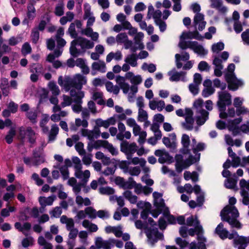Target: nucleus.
<instances>
[{
    "label": "nucleus",
    "mask_w": 249,
    "mask_h": 249,
    "mask_svg": "<svg viewBox=\"0 0 249 249\" xmlns=\"http://www.w3.org/2000/svg\"><path fill=\"white\" fill-rule=\"evenodd\" d=\"M60 222L66 225V229L68 231L74 229V221L72 218H68L66 215H62L60 218Z\"/></svg>",
    "instance_id": "43"
},
{
    "label": "nucleus",
    "mask_w": 249,
    "mask_h": 249,
    "mask_svg": "<svg viewBox=\"0 0 249 249\" xmlns=\"http://www.w3.org/2000/svg\"><path fill=\"white\" fill-rule=\"evenodd\" d=\"M16 135V129L14 127H11L5 137V140L8 144L12 142L13 138Z\"/></svg>",
    "instance_id": "61"
},
{
    "label": "nucleus",
    "mask_w": 249,
    "mask_h": 249,
    "mask_svg": "<svg viewBox=\"0 0 249 249\" xmlns=\"http://www.w3.org/2000/svg\"><path fill=\"white\" fill-rule=\"evenodd\" d=\"M81 134L84 137H86L89 140L97 139L100 135V130L97 127H94L93 130H89L87 129H82Z\"/></svg>",
    "instance_id": "24"
},
{
    "label": "nucleus",
    "mask_w": 249,
    "mask_h": 249,
    "mask_svg": "<svg viewBox=\"0 0 249 249\" xmlns=\"http://www.w3.org/2000/svg\"><path fill=\"white\" fill-rule=\"evenodd\" d=\"M105 86L108 92H112L115 95H117L119 93L120 89H121L118 85H114L110 81L107 82L105 84Z\"/></svg>",
    "instance_id": "42"
},
{
    "label": "nucleus",
    "mask_w": 249,
    "mask_h": 249,
    "mask_svg": "<svg viewBox=\"0 0 249 249\" xmlns=\"http://www.w3.org/2000/svg\"><path fill=\"white\" fill-rule=\"evenodd\" d=\"M203 230L202 232H198V249H206L205 243L206 242V238L203 236L202 233Z\"/></svg>",
    "instance_id": "49"
},
{
    "label": "nucleus",
    "mask_w": 249,
    "mask_h": 249,
    "mask_svg": "<svg viewBox=\"0 0 249 249\" xmlns=\"http://www.w3.org/2000/svg\"><path fill=\"white\" fill-rule=\"evenodd\" d=\"M220 215L222 220L228 222L231 227L241 228V224L237 220V218L239 216V213L234 206H226L221 212Z\"/></svg>",
    "instance_id": "4"
},
{
    "label": "nucleus",
    "mask_w": 249,
    "mask_h": 249,
    "mask_svg": "<svg viewBox=\"0 0 249 249\" xmlns=\"http://www.w3.org/2000/svg\"><path fill=\"white\" fill-rule=\"evenodd\" d=\"M64 162L65 165L60 164V163H55L53 166V168L59 169L63 180H66L69 177L68 167L71 166V161L70 159H67L65 160Z\"/></svg>",
    "instance_id": "16"
},
{
    "label": "nucleus",
    "mask_w": 249,
    "mask_h": 249,
    "mask_svg": "<svg viewBox=\"0 0 249 249\" xmlns=\"http://www.w3.org/2000/svg\"><path fill=\"white\" fill-rule=\"evenodd\" d=\"M83 126V127H87L88 126V122L85 119L81 120L79 118H77L75 120V124H71L70 126V129L72 131H76L77 127L79 126Z\"/></svg>",
    "instance_id": "37"
},
{
    "label": "nucleus",
    "mask_w": 249,
    "mask_h": 249,
    "mask_svg": "<svg viewBox=\"0 0 249 249\" xmlns=\"http://www.w3.org/2000/svg\"><path fill=\"white\" fill-rule=\"evenodd\" d=\"M186 224L188 226L196 227L198 232H202L203 231L202 227L199 225V222L196 215H191L188 217L186 220Z\"/></svg>",
    "instance_id": "30"
},
{
    "label": "nucleus",
    "mask_w": 249,
    "mask_h": 249,
    "mask_svg": "<svg viewBox=\"0 0 249 249\" xmlns=\"http://www.w3.org/2000/svg\"><path fill=\"white\" fill-rule=\"evenodd\" d=\"M128 39L126 33H122L118 34L116 36V42L118 44H124Z\"/></svg>",
    "instance_id": "60"
},
{
    "label": "nucleus",
    "mask_w": 249,
    "mask_h": 249,
    "mask_svg": "<svg viewBox=\"0 0 249 249\" xmlns=\"http://www.w3.org/2000/svg\"><path fill=\"white\" fill-rule=\"evenodd\" d=\"M91 68L92 70L98 71L102 72L106 71V66L105 62L103 61H98L92 64Z\"/></svg>",
    "instance_id": "41"
},
{
    "label": "nucleus",
    "mask_w": 249,
    "mask_h": 249,
    "mask_svg": "<svg viewBox=\"0 0 249 249\" xmlns=\"http://www.w3.org/2000/svg\"><path fill=\"white\" fill-rule=\"evenodd\" d=\"M62 99L63 101L61 103V106L63 107L70 106L72 102H73V98L71 96H69L66 95H63Z\"/></svg>",
    "instance_id": "62"
},
{
    "label": "nucleus",
    "mask_w": 249,
    "mask_h": 249,
    "mask_svg": "<svg viewBox=\"0 0 249 249\" xmlns=\"http://www.w3.org/2000/svg\"><path fill=\"white\" fill-rule=\"evenodd\" d=\"M218 100L217 105L220 110H226V106L231 104V94L226 91L218 92Z\"/></svg>",
    "instance_id": "11"
},
{
    "label": "nucleus",
    "mask_w": 249,
    "mask_h": 249,
    "mask_svg": "<svg viewBox=\"0 0 249 249\" xmlns=\"http://www.w3.org/2000/svg\"><path fill=\"white\" fill-rule=\"evenodd\" d=\"M190 49L194 52L200 55H205L207 54L208 51L205 50L204 47L199 44L197 42L193 41L191 43Z\"/></svg>",
    "instance_id": "32"
},
{
    "label": "nucleus",
    "mask_w": 249,
    "mask_h": 249,
    "mask_svg": "<svg viewBox=\"0 0 249 249\" xmlns=\"http://www.w3.org/2000/svg\"><path fill=\"white\" fill-rule=\"evenodd\" d=\"M168 74L170 76L169 79L171 81H178L181 80L184 82L187 81L185 76V72H178L174 69L169 71Z\"/></svg>",
    "instance_id": "22"
},
{
    "label": "nucleus",
    "mask_w": 249,
    "mask_h": 249,
    "mask_svg": "<svg viewBox=\"0 0 249 249\" xmlns=\"http://www.w3.org/2000/svg\"><path fill=\"white\" fill-rule=\"evenodd\" d=\"M59 128L58 126L55 124L52 125L49 135V142H52L55 140Z\"/></svg>",
    "instance_id": "47"
},
{
    "label": "nucleus",
    "mask_w": 249,
    "mask_h": 249,
    "mask_svg": "<svg viewBox=\"0 0 249 249\" xmlns=\"http://www.w3.org/2000/svg\"><path fill=\"white\" fill-rule=\"evenodd\" d=\"M103 94L101 91H93L92 94V99L93 100L97 101V103L99 105H102L104 103V101L103 99Z\"/></svg>",
    "instance_id": "51"
},
{
    "label": "nucleus",
    "mask_w": 249,
    "mask_h": 249,
    "mask_svg": "<svg viewBox=\"0 0 249 249\" xmlns=\"http://www.w3.org/2000/svg\"><path fill=\"white\" fill-rule=\"evenodd\" d=\"M70 95L73 98V102L75 103L72 106V110L76 113H79L82 111L81 104L83 103L82 99L85 96L84 92L82 90L71 89Z\"/></svg>",
    "instance_id": "8"
},
{
    "label": "nucleus",
    "mask_w": 249,
    "mask_h": 249,
    "mask_svg": "<svg viewBox=\"0 0 249 249\" xmlns=\"http://www.w3.org/2000/svg\"><path fill=\"white\" fill-rule=\"evenodd\" d=\"M138 57L136 54L132 53L128 55L124 59V62L126 63L129 64L131 67H135L138 65L137 63Z\"/></svg>",
    "instance_id": "45"
},
{
    "label": "nucleus",
    "mask_w": 249,
    "mask_h": 249,
    "mask_svg": "<svg viewBox=\"0 0 249 249\" xmlns=\"http://www.w3.org/2000/svg\"><path fill=\"white\" fill-rule=\"evenodd\" d=\"M198 34L197 32L194 33L189 32V33H183L180 36V41L179 42L178 46L182 49H186L187 48H190V45L193 41H185L183 39L185 38H195L198 39L199 37L198 36Z\"/></svg>",
    "instance_id": "15"
},
{
    "label": "nucleus",
    "mask_w": 249,
    "mask_h": 249,
    "mask_svg": "<svg viewBox=\"0 0 249 249\" xmlns=\"http://www.w3.org/2000/svg\"><path fill=\"white\" fill-rule=\"evenodd\" d=\"M142 69L143 71H147L150 73H153L156 71V66L152 63H143L142 66Z\"/></svg>",
    "instance_id": "55"
},
{
    "label": "nucleus",
    "mask_w": 249,
    "mask_h": 249,
    "mask_svg": "<svg viewBox=\"0 0 249 249\" xmlns=\"http://www.w3.org/2000/svg\"><path fill=\"white\" fill-rule=\"evenodd\" d=\"M23 160L28 166H37L45 161L44 157L38 155L36 151H34L32 157H24Z\"/></svg>",
    "instance_id": "10"
},
{
    "label": "nucleus",
    "mask_w": 249,
    "mask_h": 249,
    "mask_svg": "<svg viewBox=\"0 0 249 249\" xmlns=\"http://www.w3.org/2000/svg\"><path fill=\"white\" fill-rule=\"evenodd\" d=\"M50 171L47 168H43L40 172V175L42 177L46 178L47 182L50 184L53 182V178L49 176Z\"/></svg>",
    "instance_id": "53"
},
{
    "label": "nucleus",
    "mask_w": 249,
    "mask_h": 249,
    "mask_svg": "<svg viewBox=\"0 0 249 249\" xmlns=\"http://www.w3.org/2000/svg\"><path fill=\"white\" fill-rule=\"evenodd\" d=\"M49 88L54 96L58 95L60 93L58 87L53 82H50L48 84Z\"/></svg>",
    "instance_id": "64"
},
{
    "label": "nucleus",
    "mask_w": 249,
    "mask_h": 249,
    "mask_svg": "<svg viewBox=\"0 0 249 249\" xmlns=\"http://www.w3.org/2000/svg\"><path fill=\"white\" fill-rule=\"evenodd\" d=\"M154 199V205L156 207L157 211H153L152 214L153 217H157L158 215L163 212L164 213L168 211V208L165 206L164 200L161 198L162 194L156 192L153 194Z\"/></svg>",
    "instance_id": "6"
},
{
    "label": "nucleus",
    "mask_w": 249,
    "mask_h": 249,
    "mask_svg": "<svg viewBox=\"0 0 249 249\" xmlns=\"http://www.w3.org/2000/svg\"><path fill=\"white\" fill-rule=\"evenodd\" d=\"M82 226L91 232H96L98 229L97 225L90 222L88 220H84L82 222Z\"/></svg>",
    "instance_id": "46"
},
{
    "label": "nucleus",
    "mask_w": 249,
    "mask_h": 249,
    "mask_svg": "<svg viewBox=\"0 0 249 249\" xmlns=\"http://www.w3.org/2000/svg\"><path fill=\"white\" fill-rule=\"evenodd\" d=\"M30 71L40 75L44 72V69L40 64H33L30 69Z\"/></svg>",
    "instance_id": "50"
},
{
    "label": "nucleus",
    "mask_w": 249,
    "mask_h": 249,
    "mask_svg": "<svg viewBox=\"0 0 249 249\" xmlns=\"http://www.w3.org/2000/svg\"><path fill=\"white\" fill-rule=\"evenodd\" d=\"M18 131L20 139L23 140L27 137L30 143H34L35 142L36 133L31 127H28L26 129L22 126L20 127Z\"/></svg>",
    "instance_id": "13"
},
{
    "label": "nucleus",
    "mask_w": 249,
    "mask_h": 249,
    "mask_svg": "<svg viewBox=\"0 0 249 249\" xmlns=\"http://www.w3.org/2000/svg\"><path fill=\"white\" fill-rule=\"evenodd\" d=\"M72 162L74 168V172L82 169V164L80 159L77 157L72 158Z\"/></svg>",
    "instance_id": "54"
},
{
    "label": "nucleus",
    "mask_w": 249,
    "mask_h": 249,
    "mask_svg": "<svg viewBox=\"0 0 249 249\" xmlns=\"http://www.w3.org/2000/svg\"><path fill=\"white\" fill-rule=\"evenodd\" d=\"M38 243L40 246H43L44 249H53L52 245L47 242L43 236L38 237Z\"/></svg>",
    "instance_id": "52"
},
{
    "label": "nucleus",
    "mask_w": 249,
    "mask_h": 249,
    "mask_svg": "<svg viewBox=\"0 0 249 249\" xmlns=\"http://www.w3.org/2000/svg\"><path fill=\"white\" fill-rule=\"evenodd\" d=\"M175 160L176 169L178 173L181 172L183 169L188 168L196 161V158L191 155L185 160H183L181 155H177L175 157Z\"/></svg>",
    "instance_id": "7"
},
{
    "label": "nucleus",
    "mask_w": 249,
    "mask_h": 249,
    "mask_svg": "<svg viewBox=\"0 0 249 249\" xmlns=\"http://www.w3.org/2000/svg\"><path fill=\"white\" fill-rule=\"evenodd\" d=\"M133 133L135 136H139L138 142L140 144H143L145 142L147 133L146 131L142 130V128L139 125L137 124L133 128Z\"/></svg>",
    "instance_id": "25"
},
{
    "label": "nucleus",
    "mask_w": 249,
    "mask_h": 249,
    "mask_svg": "<svg viewBox=\"0 0 249 249\" xmlns=\"http://www.w3.org/2000/svg\"><path fill=\"white\" fill-rule=\"evenodd\" d=\"M100 146L108 150V151L113 156H116L118 154V151L116 148L114 147L111 143L105 140H98L94 142L93 147L95 149H98Z\"/></svg>",
    "instance_id": "19"
},
{
    "label": "nucleus",
    "mask_w": 249,
    "mask_h": 249,
    "mask_svg": "<svg viewBox=\"0 0 249 249\" xmlns=\"http://www.w3.org/2000/svg\"><path fill=\"white\" fill-rule=\"evenodd\" d=\"M184 178L186 180L192 179L193 182H196L198 180V174L196 172L191 173L189 171H185L184 173Z\"/></svg>",
    "instance_id": "48"
},
{
    "label": "nucleus",
    "mask_w": 249,
    "mask_h": 249,
    "mask_svg": "<svg viewBox=\"0 0 249 249\" xmlns=\"http://www.w3.org/2000/svg\"><path fill=\"white\" fill-rule=\"evenodd\" d=\"M148 119V114L143 108L139 109L138 120L140 122H143Z\"/></svg>",
    "instance_id": "63"
},
{
    "label": "nucleus",
    "mask_w": 249,
    "mask_h": 249,
    "mask_svg": "<svg viewBox=\"0 0 249 249\" xmlns=\"http://www.w3.org/2000/svg\"><path fill=\"white\" fill-rule=\"evenodd\" d=\"M193 192L196 195L198 203L200 204H202L204 201V194L201 191L200 188H194Z\"/></svg>",
    "instance_id": "58"
},
{
    "label": "nucleus",
    "mask_w": 249,
    "mask_h": 249,
    "mask_svg": "<svg viewBox=\"0 0 249 249\" xmlns=\"http://www.w3.org/2000/svg\"><path fill=\"white\" fill-rule=\"evenodd\" d=\"M76 202L78 205L80 206L83 205L85 206H89L91 204V202L88 198L86 197L83 198L82 196H77L76 198Z\"/></svg>",
    "instance_id": "56"
},
{
    "label": "nucleus",
    "mask_w": 249,
    "mask_h": 249,
    "mask_svg": "<svg viewBox=\"0 0 249 249\" xmlns=\"http://www.w3.org/2000/svg\"><path fill=\"white\" fill-rule=\"evenodd\" d=\"M203 101L202 99H198L194 103V107L197 109L198 115L196 117V123L198 125L203 124L208 119L209 112L202 108Z\"/></svg>",
    "instance_id": "5"
},
{
    "label": "nucleus",
    "mask_w": 249,
    "mask_h": 249,
    "mask_svg": "<svg viewBox=\"0 0 249 249\" xmlns=\"http://www.w3.org/2000/svg\"><path fill=\"white\" fill-rule=\"evenodd\" d=\"M55 198V196L53 195L48 197L40 196L39 198V202L42 208L44 209L47 205H52Z\"/></svg>",
    "instance_id": "38"
},
{
    "label": "nucleus",
    "mask_w": 249,
    "mask_h": 249,
    "mask_svg": "<svg viewBox=\"0 0 249 249\" xmlns=\"http://www.w3.org/2000/svg\"><path fill=\"white\" fill-rule=\"evenodd\" d=\"M141 75H135L133 72L125 73L124 76L120 75L115 77V82L119 86L124 94H128L129 97L134 96L138 91V85L142 83Z\"/></svg>",
    "instance_id": "1"
},
{
    "label": "nucleus",
    "mask_w": 249,
    "mask_h": 249,
    "mask_svg": "<svg viewBox=\"0 0 249 249\" xmlns=\"http://www.w3.org/2000/svg\"><path fill=\"white\" fill-rule=\"evenodd\" d=\"M111 181L114 182L116 185L120 187H136V182L132 178H129L127 181H125L124 178L120 177H114L111 178Z\"/></svg>",
    "instance_id": "20"
},
{
    "label": "nucleus",
    "mask_w": 249,
    "mask_h": 249,
    "mask_svg": "<svg viewBox=\"0 0 249 249\" xmlns=\"http://www.w3.org/2000/svg\"><path fill=\"white\" fill-rule=\"evenodd\" d=\"M234 243L239 245L238 249H245L249 244V237L239 236L234 240Z\"/></svg>",
    "instance_id": "36"
},
{
    "label": "nucleus",
    "mask_w": 249,
    "mask_h": 249,
    "mask_svg": "<svg viewBox=\"0 0 249 249\" xmlns=\"http://www.w3.org/2000/svg\"><path fill=\"white\" fill-rule=\"evenodd\" d=\"M123 55L122 52L118 50L116 52H110L109 53L106 57V61L107 63L111 62V61L114 59L116 61L121 60L122 59Z\"/></svg>",
    "instance_id": "39"
},
{
    "label": "nucleus",
    "mask_w": 249,
    "mask_h": 249,
    "mask_svg": "<svg viewBox=\"0 0 249 249\" xmlns=\"http://www.w3.org/2000/svg\"><path fill=\"white\" fill-rule=\"evenodd\" d=\"M155 155L159 157V162L163 163L170 160V156L165 150H157L155 151Z\"/></svg>",
    "instance_id": "35"
},
{
    "label": "nucleus",
    "mask_w": 249,
    "mask_h": 249,
    "mask_svg": "<svg viewBox=\"0 0 249 249\" xmlns=\"http://www.w3.org/2000/svg\"><path fill=\"white\" fill-rule=\"evenodd\" d=\"M137 145L135 142L129 143L128 142H124L121 144V150L125 153L128 160H130L132 155L137 151Z\"/></svg>",
    "instance_id": "17"
},
{
    "label": "nucleus",
    "mask_w": 249,
    "mask_h": 249,
    "mask_svg": "<svg viewBox=\"0 0 249 249\" xmlns=\"http://www.w3.org/2000/svg\"><path fill=\"white\" fill-rule=\"evenodd\" d=\"M74 176L76 178L81 180V184L82 185H85L90 176V173L89 170H86L82 171V169L74 172Z\"/></svg>",
    "instance_id": "23"
},
{
    "label": "nucleus",
    "mask_w": 249,
    "mask_h": 249,
    "mask_svg": "<svg viewBox=\"0 0 249 249\" xmlns=\"http://www.w3.org/2000/svg\"><path fill=\"white\" fill-rule=\"evenodd\" d=\"M229 56L228 52L224 51L220 55L214 56L213 60V64L215 66L214 71V75L216 76L219 77L222 75V70L223 69L222 63L227 60Z\"/></svg>",
    "instance_id": "9"
},
{
    "label": "nucleus",
    "mask_w": 249,
    "mask_h": 249,
    "mask_svg": "<svg viewBox=\"0 0 249 249\" xmlns=\"http://www.w3.org/2000/svg\"><path fill=\"white\" fill-rule=\"evenodd\" d=\"M161 16L162 13L160 10H155L152 5L148 6L147 17L149 19L153 18L155 22L161 20Z\"/></svg>",
    "instance_id": "27"
},
{
    "label": "nucleus",
    "mask_w": 249,
    "mask_h": 249,
    "mask_svg": "<svg viewBox=\"0 0 249 249\" xmlns=\"http://www.w3.org/2000/svg\"><path fill=\"white\" fill-rule=\"evenodd\" d=\"M210 7L212 8H215L221 12H225L227 11L226 7L222 5L221 0H210Z\"/></svg>",
    "instance_id": "40"
},
{
    "label": "nucleus",
    "mask_w": 249,
    "mask_h": 249,
    "mask_svg": "<svg viewBox=\"0 0 249 249\" xmlns=\"http://www.w3.org/2000/svg\"><path fill=\"white\" fill-rule=\"evenodd\" d=\"M95 245L98 249H111V238L105 240L101 237H97L95 240Z\"/></svg>",
    "instance_id": "28"
},
{
    "label": "nucleus",
    "mask_w": 249,
    "mask_h": 249,
    "mask_svg": "<svg viewBox=\"0 0 249 249\" xmlns=\"http://www.w3.org/2000/svg\"><path fill=\"white\" fill-rule=\"evenodd\" d=\"M146 235L148 238V241L151 246H154L159 240L163 238V234L159 232L157 228H150L146 231Z\"/></svg>",
    "instance_id": "14"
},
{
    "label": "nucleus",
    "mask_w": 249,
    "mask_h": 249,
    "mask_svg": "<svg viewBox=\"0 0 249 249\" xmlns=\"http://www.w3.org/2000/svg\"><path fill=\"white\" fill-rule=\"evenodd\" d=\"M181 142L182 145V149L181 152L183 154H190L191 149H189V145L190 143V139L189 136L184 134L182 135Z\"/></svg>",
    "instance_id": "31"
},
{
    "label": "nucleus",
    "mask_w": 249,
    "mask_h": 249,
    "mask_svg": "<svg viewBox=\"0 0 249 249\" xmlns=\"http://www.w3.org/2000/svg\"><path fill=\"white\" fill-rule=\"evenodd\" d=\"M149 107L152 110L157 109L158 111H161L165 107V102L163 100L154 98L149 101Z\"/></svg>",
    "instance_id": "26"
},
{
    "label": "nucleus",
    "mask_w": 249,
    "mask_h": 249,
    "mask_svg": "<svg viewBox=\"0 0 249 249\" xmlns=\"http://www.w3.org/2000/svg\"><path fill=\"white\" fill-rule=\"evenodd\" d=\"M94 46L93 42L83 37H78L71 42L70 52L71 54L77 57L84 53L87 50L92 49Z\"/></svg>",
    "instance_id": "3"
},
{
    "label": "nucleus",
    "mask_w": 249,
    "mask_h": 249,
    "mask_svg": "<svg viewBox=\"0 0 249 249\" xmlns=\"http://www.w3.org/2000/svg\"><path fill=\"white\" fill-rule=\"evenodd\" d=\"M124 197L128 199L131 203H136L137 201V197L135 195H133L132 193L128 191H125L124 193Z\"/></svg>",
    "instance_id": "59"
},
{
    "label": "nucleus",
    "mask_w": 249,
    "mask_h": 249,
    "mask_svg": "<svg viewBox=\"0 0 249 249\" xmlns=\"http://www.w3.org/2000/svg\"><path fill=\"white\" fill-rule=\"evenodd\" d=\"M235 188V191H239L242 197V201L244 205H247L249 204V188Z\"/></svg>",
    "instance_id": "33"
},
{
    "label": "nucleus",
    "mask_w": 249,
    "mask_h": 249,
    "mask_svg": "<svg viewBox=\"0 0 249 249\" xmlns=\"http://www.w3.org/2000/svg\"><path fill=\"white\" fill-rule=\"evenodd\" d=\"M87 80L83 75L77 74L73 78L69 77L63 79L62 76L58 79V84L63 87L66 91H71V89L81 90L83 85L86 84Z\"/></svg>",
    "instance_id": "2"
},
{
    "label": "nucleus",
    "mask_w": 249,
    "mask_h": 249,
    "mask_svg": "<svg viewBox=\"0 0 249 249\" xmlns=\"http://www.w3.org/2000/svg\"><path fill=\"white\" fill-rule=\"evenodd\" d=\"M215 233L222 239H225L227 238L232 239L237 236V233L235 231H232L231 233H229L228 231L224 227V225L222 223H220L216 227L215 229Z\"/></svg>",
    "instance_id": "12"
},
{
    "label": "nucleus",
    "mask_w": 249,
    "mask_h": 249,
    "mask_svg": "<svg viewBox=\"0 0 249 249\" xmlns=\"http://www.w3.org/2000/svg\"><path fill=\"white\" fill-rule=\"evenodd\" d=\"M195 26H198L199 31H202L205 27L206 22L204 21V16L201 13H197L194 19Z\"/></svg>",
    "instance_id": "29"
},
{
    "label": "nucleus",
    "mask_w": 249,
    "mask_h": 249,
    "mask_svg": "<svg viewBox=\"0 0 249 249\" xmlns=\"http://www.w3.org/2000/svg\"><path fill=\"white\" fill-rule=\"evenodd\" d=\"M107 182L103 177L99 178L97 180H93L90 183V187H98L106 185Z\"/></svg>",
    "instance_id": "57"
},
{
    "label": "nucleus",
    "mask_w": 249,
    "mask_h": 249,
    "mask_svg": "<svg viewBox=\"0 0 249 249\" xmlns=\"http://www.w3.org/2000/svg\"><path fill=\"white\" fill-rule=\"evenodd\" d=\"M226 80L228 84L229 89L231 90H236L243 85V82L237 79L235 75H226Z\"/></svg>",
    "instance_id": "18"
},
{
    "label": "nucleus",
    "mask_w": 249,
    "mask_h": 249,
    "mask_svg": "<svg viewBox=\"0 0 249 249\" xmlns=\"http://www.w3.org/2000/svg\"><path fill=\"white\" fill-rule=\"evenodd\" d=\"M192 110L190 108H186L185 121L182 124L184 128L188 130H191L194 127V120Z\"/></svg>",
    "instance_id": "21"
},
{
    "label": "nucleus",
    "mask_w": 249,
    "mask_h": 249,
    "mask_svg": "<svg viewBox=\"0 0 249 249\" xmlns=\"http://www.w3.org/2000/svg\"><path fill=\"white\" fill-rule=\"evenodd\" d=\"M194 188H177L178 192L182 194L181 199L184 202H187L189 199V195L193 192Z\"/></svg>",
    "instance_id": "34"
},
{
    "label": "nucleus",
    "mask_w": 249,
    "mask_h": 249,
    "mask_svg": "<svg viewBox=\"0 0 249 249\" xmlns=\"http://www.w3.org/2000/svg\"><path fill=\"white\" fill-rule=\"evenodd\" d=\"M35 3V0H33L32 2L29 3L27 6V17L30 20H33L36 17V9L34 7Z\"/></svg>",
    "instance_id": "44"
}]
</instances>
